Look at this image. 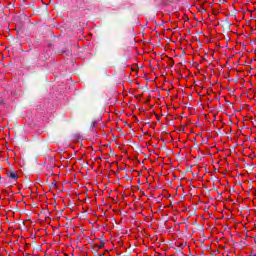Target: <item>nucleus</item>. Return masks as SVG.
Returning a JSON list of instances; mask_svg holds the SVG:
<instances>
[{
  "instance_id": "f257e3e1",
  "label": "nucleus",
  "mask_w": 256,
  "mask_h": 256,
  "mask_svg": "<svg viewBox=\"0 0 256 256\" xmlns=\"http://www.w3.org/2000/svg\"><path fill=\"white\" fill-rule=\"evenodd\" d=\"M6 176L8 179H12L13 185H15V183H17V179H19V175H17L15 171H10V173H7Z\"/></svg>"
},
{
  "instance_id": "f03ea898",
  "label": "nucleus",
  "mask_w": 256,
  "mask_h": 256,
  "mask_svg": "<svg viewBox=\"0 0 256 256\" xmlns=\"http://www.w3.org/2000/svg\"><path fill=\"white\" fill-rule=\"evenodd\" d=\"M103 247H105V242L101 241L98 249H103Z\"/></svg>"
},
{
  "instance_id": "7ed1b4c3",
  "label": "nucleus",
  "mask_w": 256,
  "mask_h": 256,
  "mask_svg": "<svg viewBox=\"0 0 256 256\" xmlns=\"http://www.w3.org/2000/svg\"><path fill=\"white\" fill-rule=\"evenodd\" d=\"M50 187H57V183L52 182V183L50 184Z\"/></svg>"
},
{
  "instance_id": "20e7f679",
  "label": "nucleus",
  "mask_w": 256,
  "mask_h": 256,
  "mask_svg": "<svg viewBox=\"0 0 256 256\" xmlns=\"http://www.w3.org/2000/svg\"><path fill=\"white\" fill-rule=\"evenodd\" d=\"M95 125H96V122H95V121H92V122H91V127H95Z\"/></svg>"
},
{
  "instance_id": "39448f33",
  "label": "nucleus",
  "mask_w": 256,
  "mask_h": 256,
  "mask_svg": "<svg viewBox=\"0 0 256 256\" xmlns=\"http://www.w3.org/2000/svg\"><path fill=\"white\" fill-rule=\"evenodd\" d=\"M205 11H206L205 8H202L200 13H205Z\"/></svg>"
},
{
  "instance_id": "423d86ee",
  "label": "nucleus",
  "mask_w": 256,
  "mask_h": 256,
  "mask_svg": "<svg viewBox=\"0 0 256 256\" xmlns=\"http://www.w3.org/2000/svg\"><path fill=\"white\" fill-rule=\"evenodd\" d=\"M100 256H103V254H100Z\"/></svg>"
}]
</instances>
